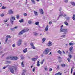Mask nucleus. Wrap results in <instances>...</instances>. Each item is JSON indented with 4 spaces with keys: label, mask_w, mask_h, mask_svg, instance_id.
Masks as SVG:
<instances>
[{
    "label": "nucleus",
    "mask_w": 75,
    "mask_h": 75,
    "mask_svg": "<svg viewBox=\"0 0 75 75\" xmlns=\"http://www.w3.org/2000/svg\"><path fill=\"white\" fill-rule=\"evenodd\" d=\"M23 15L24 16H27V14L26 13H23Z\"/></svg>",
    "instance_id": "nucleus-40"
},
{
    "label": "nucleus",
    "mask_w": 75,
    "mask_h": 75,
    "mask_svg": "<svg viewBox=\"0 0 75 75\" xmlns=\"http://www.w3.org/2000/svg\"><path fill=\"white\" fill-rule=\"evenodd\" d=\"M69 57L70 58H72V55H71V54H70L69 56Z\"/></svg>",
    "instance_id": "nucleus-49"
},
{
    "label": "nucleus",
    "mask_w": 75,
    "mask_h": 75,
    "mask_svg": "<svg viewBox=\"0 0 75 75\" xmlns=\"http://www.w3.org/2000/svg\"><path fill=\"white\" fill-rule=\"evenodd\" d=\"M73 69H74V67H72L71 70V74H72V71H73Z\"/></svg>",
    "instance_id": "nucleus-34"
},
{
    "label": "nucleus",
    "mask_w": 75,
    "mask_h": 75,
    "mask_svg": "<svg viewBox=\"0 0 75 75\" xmlns=\"http://www.w3.org/2000/svg\"><path fill=\"white\" fill-rule=\"evenodd\" d=\"M57 53L59 54H62V52L59 50L57 51Z\"/></svg>",
    "instance_id": "nucleus-21"
},
{
    "label": "nucleus",
    "mask_w": 75,
    "mask_h": 75,
    "mask_svg": "<svg viewBox=\"0 0 75 75\" xmlns=\"http://www.w3.org/2000/svg\"><path fill=\"white\" fill-rule=\"evenodd\" d=\"M52 68H51L49 69V72H51V71H52Z\"/></svg>",
    "instance_id": "nucleus-44"
},
{
    "label": "nucleus",
    "mask_w": 75,
    "mask_h": 75,
    "mask_svg": "<svg viewBox=\"0 0 75 75\" xmlns=\"http://www.w3.org/2000/svg\"><path fill=\"white\" fill-rule=\"evenodd\" d=\"M8 21V20H4V22H7Z\"/></svg>",
    "instance_id": "nucleus-55"
},
{
    "label": "nucleus",
    "mask_w": 75,
    "mask_h": 75,
    "mask_svg": "<svg viewBox=\"0 0 75 75\" xmlns=\"http://www.w3.org/2000/svg\"><path fill=\"white\" fill-rule=\"evenodd\" d=\"M49 24H52V22L51 21L49 22Z\"/></svg>",
    "instance_id": "nucleus-50"
},
{
    "label": "nucleus",
    "mask_w": 75,
    "mask_h": 75,
    "mask_svg": "<svg viewBox=\"0 0 75 75\" xmlns=\"http://www.w3.org/2000/svg\"><path fill=\"white\" fill-rule=\"evenodd\" d=\"M12 69H10V71L11 72V73H13L14 72V69H15V71L17 70V67H16V66H12L11 67Z\"/></svg>",
    "instance_id": "nucleus-2"
},
{
    "label": "nucleus",
    "mask_w": 75,
    "mask_h": 75,
    "mask_svg": "<svg viewBox=\"0 0 75 75\" xmlns=\"http://www.w3.org/2000/svg\"><path fill=\"white\" fill-rule=\"evenodd\" d=\"M28 23L29 24H31L32 23V21H31L30 20L28 21Z\"/></svg>",
    "instance_id": "nucleus-35"
},
{
    "label": "nucleus",
    "mask_w": 75,
    "mask_h": 75,
    "mask_svg": "<svg viewBox=\"0 0 75 75\" xmlns=\"http://www.w3.org/2000/svg\"><path fill=\"white\" fill-rule=\"evenodd\" d=\"M73 49V47H72V46H71L69 49V50L70 52H72V50Z\"/></svg>",
    "instance_id": "nucleus-16"
},
{
    "label": "nucleus",
    "mask_w": 75,
    "mask_h": 75,
    "mask_svg": "<svg viewBox=\"0 0 75 75\" xmlns=\"http://www.w3.org/2000/svg\"><path fill=\"white\" fill-rule=\"evenodd\" d=\"M23 51L24 53H26V52L27 51V48H26L23 50Z\"/></svg>",
    "instance_id": "nucleus-18"
},
{
    "label": "nucleus",
    "mask_w": 75,
    "mask_h": 75,
    "mask_svg": "<svg viewBox=\"0 0 75 75\" xmlns=\"http://www.w3.org/2000/svg\"><path fill=\"white\" fill-rule=\"evenodd\" d=\"M68 1L67 0H64V2L65 3H67L68 2Z\"/></svg>",
    "instance_id": "nucleus-51"
},
{
    "label": "nucleus",
    "mask_w": 75,
    "mask_h": 75,
    "mask_svg": "<svg viewBox=\"0 0 75 75\" xmlns=\"http://www.w3.org/2000/svg\"><path fill=\"white\" fill-rule=\"evenodd\" d=\"M60 31H61L62 32H64V34H66L67 33H68V29H61Z\"/></svg>",
    "instance_id": "nucleus-5"
},
{
    "label": "nucleus",
    "mask_w": 75,
    "mask_h": 75,
    "mask_svg": "<svg viewBox=\"0 0 75 75\" xmlns=\"http://www.w3.org/2000/svg\"><path fill=\"white\" fill-rule=\"evenodd\" d=\"M45 61V60L44 59H43L42 60V62L43 63L44 62V61Z\"/></svg>",
    "instance_id": "nucleus-53"
},
{
    "label": "nucleus",
    "mask_w": 75,
    "mask_h": 75,
    "mask_svg": "<svg viewBox=\"0 0 75 75\" xmlns=\"http://www.w3.org/2000/svg\"><path fill=\"white\" fill-rule=\"evenodd\" d=\"M61 66H62V67H65V64H61Z\"/></svg>",
    "instance_id": "nucleus-22"
},
{
    "label": "nucleus",
    "mask_w": 75,
    "mask_h": 75,
    "mask_svg": "<svg viewBox=\"0 0 75 75\" xmlns=\"http://www.w3.org/2000/svg\"><path fill=\"white\" fill-rule=\"evenodd\" d=\"M21 65L22 67H24V63H23V62H22L21 63Z\"/></svg>",
    "instance_id": "nucleus-20"
},
{
    "label": "nucleus",
    "mask_w": 75,
    "mask_h": 75,
    "mask_svg": "<svg viewBox=\"0 0 75 75\" xmlns=\"http://www.w3.org/2000/svg\"><path fill=\"white\" fill-rule=\"evenodd\" d=\"M43 62H40V64H41L42 65V64H43Z\"/></svg>",
    "instance_id": "nucleus-59"
},
{
    "label": "nucleus",
    "mask_w": 75,
    "mask_h": 75,
    "mask_svg": "<svg viewBox=\"0 0 75 75\" xmlns=\"http://www.w3.org/2000/svg\"><path fill=\"white\" fill-rule=\"evenodd\" d=\"M2 6V4L0 2V7Z\"/></svg>",
    "instance_id": "nucleus-57"
},
{
    "label": "nucleus",
    "mask_w": 75,
    "mask_h": 75,
    "mask_svg": "<svg viewBox=\"0 0 75 75\" xmlns=\"http://www.w3.org/2000/svg\"><path fill=\"white\" fill-rule=\"evenodd\" d=\"M11 20H16V18L14 16H12L11 17Z\"/></svg>",
    "instance_id": "nucleus-19"
},
{
    "label": "nucleus",
    "mask_w": 75,
    "mask_h": 75,
    "mask_svg": "<svg viewBox=\"0 0 75 75\" xmlns=\"http://www.w3.org/2000/svg\"><path fill=\"white\" fill-rule=\"evenodd\" d=\"M29 30V29L28 28H26V29H23V30L20 31V32L18 33L19 35H22L23 33H24L25 32H27Z\"/></svg>",
    "instance_id": "nucleus-1"
},
{
    "label": "nucleus",
    "mask_w": 75,
    "mask_h": 75,
    "mask_svg": "<svg viewBox=\"0 0 75 75\" xmlns=\"http://www.w3.org/2000/svg\"><path fill=\"white\" fill-rule=\"evenodd\" d=\"M62 16H64V17L66 16L65 14H64V13L62 12H60V15H59V17L57 18V20H59V18L61 17H62Z\"/></svg>",
    "instance_id": "nucleus-4"
},
{
    "label": "nucleus",
    "mask_w": 75,
    "mask_h": 75,
    "mask_svg": "<svg viewBox=\"0 0 75 75\" xmlns=\"http://www.w3.org/2000/svg\"><path fill=\"white\" fill-rule=\"evenodd\" d=\"M21 59H24V56H23V55H21Z\"/></svg>",
    "instance_id": "nucleus-23"
},
{
    "label": "nucleus",
    "mask_w": 75,
    "mask_h": 75,
    "mask_svg": "<svg viewBox=\"0 0 75 75\" xmlns=\"http://www.w3.org/2000/svg\"><path fill=\"white\" fill-rule=\"evenodd\" d=\"M46 40V39L45 38H44L42 39V41H43V42H44V41H45V40Z\"/></svg>",
    "instance_id": "nucleus-33"
},
{
    "label": "nucleus",
    "mask_w": 75,
    "mask_h": 75,
    "mask_svg": "<svg viewBox=\"0 0 75 75\" xmlns=\"http://www.w3.org/2000/svg\"><path fill=\"white\" fill-rule=\"evenodd\" d=\"M39 11L40 14H44V11L42 9H39Z\"/></svg>",
    "instance_id": "nucleus-10"
},
{
    "label": "nucleus",
    "mask_w": 75,
    "mask_h": 75,
    "mask_svg": "<svg viewBox=\"0 0 75 75\" xmlns=\"http://www.w3.org/2000/svg\"><path fill=\"white\" fill-rule=\"evenodd\" d=\"M66 37V35H62L61 36V37H62V38H65Z\"/></svg>",
    "instance_id": "nucleus-37"
},
{
    "label": "nucleus",
    "mask_w": 75,
    "mask_h": 75,
    "mask_svg": "<svg viewBox=\"0 0 75 75\" xmlns=\"http://www.w3.org/2000/svg\"><path fill=\"white\" fill-rule=\"evenodd\" d=\"M38 67H40V62L38 61Z\"/></svg>",
    "instance_id": "nucleus-46"
},
{
    "label": "nucleus",
    "mask_w": 75,
    "mask_h": 75,
    "mask_svg": "<svg viewBox=\"0 0 75 75\" xmlns=\"http://www.w3.org/2000/svg\"><path fill=\"white\" fill-rule=\"evenodd\" d=\"M22 40H19L17 43V45H18V46L20 45L21 44Z\"/></svg>",
    "instance_id": "nucleus-8"
},
{
    "label": "nucleus",
    "mask_w": 75,
    "mask_h": 75,
    "mask_svg": "<svg viewBox=\"0 0 75 75\" xmlns=\"http://www.w3.org/2000/svg\"><path fill=\"white\" fill-rule=\"evenodd\" d=\"M59 69V65H57V69Z\"/></svg>",
    "instance_id": "nucleus-42"
},
{
    "label": "nucleus",
    "mask_w": 75,
    "mask_h": 75,
    "mask_svg": "<svg viewBox=\"0 0 75 75\" xmlns=\"http://www.w3.org/2000/svg\"><path fill=\"white\" fill-rule=\"evenodd\" d=\"M38 27L39 28H41L42 27H41L39 25V22H38Z\"/></svg>",
    "instance_id": "nucleus-29"
},
{
    "label": "nucleus",
    "mask_w": 75,
    "mask_h": 75,
    "mask_svg": "<svg viewBox=\"0 0 75 75\" xmlns=\"http://www.w3.org/2000/svg\"><path fill=\"white\" fill-rule=\"evenodd\" d=\"M35 69V67H34V68L33 69V72H34Z\"/></svg>",
    "instance_id": "nucleus-43"
},
{
    "label": "nucleus",
    "mask_w": 75,
    "mask_h": 75,
    "mask_svg": "<svg viewBox=\"0 0 75 75\" xmlns=\"http://www.w3.org/2000/svg\"><path fill=\"white\" fill-rule=\"evenodd\" d=\"M10 67V65H8L6 67H4L2 68V69H6L7 67Z\"/></svg>",
    "instance_id": "nucleus-15"
},
{
    "label": "nucleus",
    "mask_w": 75,
    "mask_h": 75,
    "mask_svg": "<svg viewBox=\"0 0 75 75\" xmlns=\"http://www.w3.org/2000/svg\"><path fill=\"white\" fill-rule=\"evenodd\" d=\"M12 47L13 48H14V47H16V46L15 45V44H13L12 45Z\"/></svg>",
    "instance_id": "nucleus-47"
},
{
    "label": "nucleus",
    "mask_w": 75,
    "mask_h": 75,
    "mask_svg": "<svg viewBox=\"0 0 75 75\" xmlns=\"http://www.w3.org/2000/svg\"><path fill=\"white\" fill-rule=\"evenodd\" d=\"M18 59V57L16 56H12V60L16 61Z\"/></svg>",
    "instance_id": "nucleus-6"
},
{
    "label": "nucleus",
    "mask_w": 75,
    "mask_h": 75,
    "mask_svg": "<svg viewBox=\"0 0 75 75\" xmlns=\"http://www.w3.org/2000/svg\"><path fill=\"white\" fill-rule=\"evenodd\" d=\"M31 1L33 4H35V1L34 0H31Z\"/></svg>",
    "instance_id": "nucleus-32"
},
{
    "label": "nucleus",
    "mask_w": 75,
    "mask_h": 75,
    "mask_svg": "<svg viewBox=\"0 0 75 75\" xmlns=\"http://www.w3.org/2000/svg\"><path fill=\"white\" fill-rule=\"evenodd\" d=\"M63 25H62L61 26V29H62V27H63Z\"/></svg>",
    "instance_id": "nucleus-58"
},
{
    "label": "nucleus",
    "mask_w": 75,
    "mask_h": 75,
    "mask_svg": "<svg viewBox=\"0 0 75 75\" xmlns=\"http://www.w3.org/2000/svg\"><path fill=\"white\" fill-rule=\"evenodd\" d=\"M11 24H13V23L14 22V21L13 20L11 19Z\"/></svg>",
    "instance_id": "nucleus-28"
},
{
    "label": "nucleus",
    "mask_w": 75,
    "mask_h": 75,
    "mask_svg": "<svg viewBox=\"0 0 75 75\" xmlns=\"http://www.w3.org/2000/svg\"><path fill=\"white\" fill-rule=\"evenodd\" d=\"M48 44V47H50L52 45V42L51 41H49Z\"/></svg>",
    "instance_id": "nucleus-12"
},
{
    "label": "nucleus",
    "mask_w": 75,
    "mask_h": 75,
    "mask_svg": "<svg viewBox=\"0 0 75 75\" xmlns=\"http://www.w3.org/2000/svg\"><path fill=\"white\" fill-rule=\"evenodd\" d=\"M6 8V7H4V6H3L1 8L2 9H5Z\"/></svg>",
    "instance_id": "nucleus-30"
},
{
    "label": "nucleus",
    "mask_w": 75,
    "mask_h": 75,
    "mask_svg": "<svg viewBox=\"0 0 75 75\" xmlns=\"http://www.w3.org/2000/svg\"><path fill=\"white\" fill-rule=\"evenodd\" d=\"M50 49H46L43 52V54L45 55H48V53L50 52Z\"/></svg>",
    "instance_id": "nucleus-3"
},
{
    "label": "nucleus",
    "mask_w": 75,
    "mask_h": 75,
    "mask_svg": "<svg viewBox=\"0 0 75 75\" xmlns=\"http://www.w3.org/2000/svg\"><path fill=\"white\" fill-rule=\"evenodd\" d=\"M37 59V58H33L31 59V60L33 61H35Z\"/></svg>",
    "instance_id": "nucleus-17"
},
{
    "label": "nucleus",
    "mask_w": 75,
    "mask_h": 75,
    "mask_svg": "<svg viewBox=\"0 0 75 75\" xmlns=\"http://www.w3.org/2000/svg\"><path fill=\"white\" fill-rule=\"evenodd\" d=\"M8 14H13V11L12 9H10L8 11Z\"/></svg>",
    "instance_id": "nucleus-7"
},
{
    "label": "nucleus",
    "mask_w": 75,
    "mask_h": 75,
    "mask_svg": "<svg viewBox=\"0 0 75 75\" xmlns=\"http://www.w3.org/2000/svg\"><path fill=\"white\" fill-rule=\"evenodd\" d=\"M6 59H11L12 60V56H9L8 57H7L6 58Z\"/></svg>",
    "instance_id": "nucleus-9"
},
{
    "label": "nucleus",
    "mask_w": 75,
    "mask_h": 75,
    "mask_svg": "<svg viewBox=\"0 0 75 75\" xmlns=\"http://www.w3.org/2000/svg\"><path fill=\"white\" fill-rule=\"evenodd\" d=\"M18 27H17V26H16V27H15L14 28H17Z\"/></svg>",
    "instance_id": "nucleus-63"
},
{
    "label": "nucleus",
    "mask_w": 75,
    "mask_h": 75,
    "mask_svg": "<svg viewBox=\"0 0 75 75\" xmlns=\"http://www.w3.org/2000/svg\"><path fill=\"white\" fill-rule=\"evenodd\" d=\"M34 35H37V33H34Z\"/></svg>",
    "instance_id": "nucleus-52"
},
{
    "label": "nucleus",
    "mask_w": 75,
    "mask_h": 75,
    "mask_svg": "<svg viewBox=\"0 0 75 75\" xmlns=\"http://www.w3.org/2000/svg\"><path fill=\"white\" fill-rule=\"evenodd\" d=\"M3 54V52L1 51L0 52V55H1Z\"/></svg>",
    "instance_id": "nucleus-56"
},
{
    "label": "nucleus",
    "mask_w": 75,
    "mask_h": 75,
    "mask_svg": "<svg viewBox=\"0 0 75 75\" xmlns=\"http://www.w3.org/2000/svg\"><path fill=\"white\" fill-rule=\"evenodd\" d=\"M22 75H25V74H24V72H23Z\"/></svg>",
    "instance_id": "nucleus-62"
},
{
    "label": "nucleus",
    "mask_w": 75,
    "mask_h": 75,
    "mask_svg": "<svg viewBox=\"0 0 75 75\" xmlns=\"http://www.w3.org/2000/svg\"><path fill=\"white\" fill-rule=\"evenodd\" d=\"M64 24L66 25H67V26H68V22H67V20L65 21Z\"/></svg>",
    "instance_id": "nucleus-14"
},
{
    "label": "nucleus",
    "mask_w": 75,
    "mask_h": 75,
    "mask_svg": "<svg viewBox=\"0 0 75 75\" xmlns=\"http://www.w3.org/2000/svg\"><path fill=\"white\" fill-rule=\"evenodd\" d=\"M35 24L36 25H38V22H36L35 23Z\"/></svg>",
    "instance_id": "nucleus-60"
},
{
    "label": "nucleus",
    "mask_w": 75,
    "mask_h": 75,
    "mask_svg": "<svg viewBox=\"0 0 75 75\" xmlns=\"http://www.w3.org/2000/svg\"><path fill=\"white\" fill-rule=\"evenodd\" d=\"M4 16V13H2L0 15L1 17H3Z\"/></svg>",
    "instance_id": "nucleus-38"
},
{
    "label": "nucleus",
    "mask_w": 75,
    "mask_h": 75,
    "mask_svg": "<svg viewBox=\"0 0 75 75\" xmlns=\"http://www.w3.org/2000/svg\"><path fill=\"white\" fill-rule=\"evenodd\" d=\"M55 75H61V73L60 72H58L55 74Z\"/></svg>",
    "instance_id": "nucleus-24"
},
{
    "label": "nucleus",
    "mask_w": 75,
    "mask_h": 75,
    "mask_svg": "<svg viewBox=\"0 0 75 75\" xmlns=\"http://www.w3.org/2000/svg\"><path fill=\"white\" fill-rule=\"evenodd\" d=\"M61 10H62V8H60L59 10V11H61Z\"/></svg>",
    "instance_id": "nucleus-54"
},
{
    "label": "nucleus",
    "mask_w": 75,
    "mask_h": 75,
    "mask_svg": "<svg viewBox=\"0 0 75 75\" xmlns=\"http://www.w3.org/2000/svg\"><path fill=\"white\" fill-rule=\"evenodd\" d=\"M30 44L31 46L32 47V48H33V49H35V47L34 46V44H33V43H30Z\"/></svg>",
    "instance_id": "nucleus-11"
},
{
    "label": "nucleus",
    "mask_w": 75,
    "mask_h": 75,
    "mask_svg": "<svg viewBox=\"0 0 75 75\" xmlns=\"http://www.w3.org/2000/svg\"><path fill=\"white\" fill-rule=\"evenodd\" d=\"M6 37H8V38H11V37L10 36V35H7L6 36Z\"/></svg>",
    "instance_id": "nucleus-41"
},
{
    "label": "nucleus",
    "mask_w": 75,
    "mask_h": 75,
    "mask_svg": "<svg viewBox=\"0 0 75 75\" xmlns=\"http://www.w3.org/2000/svg\"><path fill=\"white\" fill-rule=\"evenodd\" d=\"M23 22L24 20H23V19H21L19 21V22H20V23H22Z\"/></svg>",
    "instance_id": "nucleus-25"
},
{
    "label": "nucleus",
    "mask_w": 75,
    "mask_h": 75,
    "mask_svg": "<svg viewBox=\"0 0 75 75\" xmlns=\"http://www.w3.org/2000/svg\"><path fill=\"white\" fill-rule=\"evenodd\" d=\"M45 71H47V68H45Z\"/></svg>",
    "instance_id": "nucleus-61"
},
{
    "label": "nucleus",
    "mask_w": 75,
    "mask_h": 75,
    "mask_svg": "<svg viewBox=\"0 0 75 75\" xmlns=\"http://www.w3.org/2000/svg\"><path fill=\"white\" fill-rule=\"evenodd\" d=\"M71 4L73 6H75V2H71Z\"/></svg>",
    "instance_id": "nucleus-26"
},
{
    "label": "nucleus",
    "mask_w": 75,
    "mask_h": 75,
    "mask_svg": "<svg viewBox=\"0 0 75 75\" xmlns=\"http://www.w3.org/2000/svg\"><path fill=\"white\" fill-rule=\"evenodd\" d=\"M69 19H70V17H67V20H68V21L69 20Z\"/></svg>",
    "instance_id": "nucleus-39"
},
{
    "label": "nucleus",
    "mask_w": 75,
    "mask_h": 75,
    "mask_svg": "<svg viewBox=\"0 0 75 75\" xmlns=\"http://www.w3.org/2000/svg\"><path fill=\"white\" fill-rule=\"evenodd\" d=\"M67 60L68 62H71V59H69V58H67Z\"/></svg>",
    "instance_id": "nucleus-36"
},
{
    "label": "nucleus",
    "mask_w": 75,
    "mask_h": 75,
    "mask_svg": "<svg viewBox=\"0 0 75 75\" xmlns=\"http://www.w3.org/2000/svg\"><path fill=\"white\" fill-rule=\"evenodd\" d=\"M34 14H35V15L36 16H37V12L35 11H34Z\"/></svg>",
    "instance_id": "nucleus-27"
},
{
    "label": "nucleus",
    "mask_w": 75,
    "mask_h": 75,
    "mask_svg": "<svg viewBox=\"0 0 75 75\" xmlns=\"http://www.w3.org/2000/svg\"><path fill=\"white\" fill-rule=\"evenodd\" d=\"M73 75H75V72H74L73 73Z\"/></svg>",
    "instance_id": "nucleus-64"
},
{
    "label": "nucleus",
    "mask_w": 75,
    "mask_h": 75,
    "mask_svg": "<svg viewBox=\"0 0 75 75\" xmlns=\"http://www.w3.org/2000/svg\"><path fill=\"white\" fill-rule=\"evenodd\" d=\"M69 45H73V43L72 42H70L69 43Z\"/></svg>",
    "instance_id": "nucleus-45"
},
{
    "label": "nucleus",
    "mask_w": 75,
    "mask_h": 75,
    "mask_svg": "<svg viewBox=\"0 0 75 75\" xmlns=\"http://www.w3.org/2000/svg\"><path fill=\"white\" fill-rule=\"evenodd\" d=\"M19 17L20 16L18 15H16V18H17V19H18Z\"/></svg>",
    "instance_id": "nucleus-31"
},
{
    "label": "nucleus",
    "mask_w": 75,
    "mask_h": 75,
    "mask_svg": "<svg viewBox=\"0 0 75 75\" xmlns=\"http://www.w3.org/2000/svg\"><path fill=\"white\" fill-rule=\"evenodd\" d=\"M45 30L46 31H47L48 30V25H47L45 28Z\"/></svg>",
    "instance_id": "nucleus-13"
},
{
    "label": "nucleus",
    "mask_w": 75,
    "mask_h": 75,
    "mask_svg": "<svg viewBox=\"0 0 75 75\" xmlns=\"http://www.w3.org/2000/svg\"><path fill=\"white\" fill-rule=\"evenodd\" d=\"M8 40V38H6V41H5V42H7V40Z\"/></svg>",
    "instance_id": "nucleus-48"
}]
</instances>
